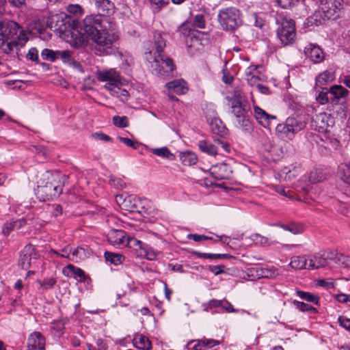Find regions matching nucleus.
Segmentation results:
<instances>
[{
    "instance_id": "1",
    "label": "nucleus",
    "mask_w": 350,
    "mask_h": 350,
    "mask_svg": "<svg viewBox=\"0 0 350 350\" xmlns=\"http://www.w3.org/2000/svg\"><path fill=\"white\" fill-rule=\"evenodd\" d=\"M28 41L23 28L17 23L10 20L0 21V51L18 59L23 56L21 49Z\"/></svg>"
},
{
    "instance_id": "2",
    "label": "nucleus",
    "mask_w": 350,
    "mask_h": 350,
    "mask_svg": "<svg viewBox=\"0 0 350 350\" xmlns=\"http://www.w3.org/2000/svg\"><path fill=\"white\" fill-rule=\"evenodd\" d=\"M109 27L107 17L93 14L86 16L80 25L81 30L84 31L88 39H91L100 47L106 49L112 44V40L107 31Z\"/></svg>"
},
{
    "instance_id": "3",
    "label": "nucleus",
    "mask_w": 350,
    "mask_h": 350,
    "mask_svg": "<svg viewBox=\"0 0 350 350\" xmlns=\"http://www.w3.org/2000/svg\"><path fill=\"white\" fill-rule=\"evenodd\" d=\"M153 40L155 53L157 55L148 59L151 71L153 74L159 77L168 76L175 69L176 66L172 58L162 54L163 49L165 47V40L159 31L154 32Z\"/></svg>"
},
{
    "instance_id": "4",
    "label": "nucleus",
    "mask_w": 350,
    "mask_h": 350,
    "mask_svg": "<svg viewBox=\"0 0 350 350\" xmlns=\"http://www.w3.org/2000/svg\"><path fill=\"white\" fill-rule=\"evenodd\" d=\"M48 181L44 185H39L36 195L42 201H46L58 197L63 190L66 177L59 173L51 174L47 176Z\"/></svg>"
},
{
    "instance_id": "5",
    "label": "nucleus",
    "mask_w": 350,
    "mask_h": 350,
    "mask_svg": "<svg viewBox=\"0 0 350 350\" xmlns=\"http://www.w3.org/2000/svg\"><path fill=\"white\" fill-rule=\"evenodd\" d=\"M217 21L222 29L234 31L242 24L241 11L234 7H228L219 10Z\"/></svg>"
},
{
    "instance_id": "6",
    "label": "nucleus",
    "mask_w": 350,
    "mask_h": 350,
    "mask_svg": "<svg viewBox=\"0 0 350 350\" xmlns=\"http://www.w3.org/2000/svg\"><path fill=\"white\" fill-rule=\"evenodd\" d=\"M232 103H228L231 108V113L234 116L238 126L245 131H250L252 129V124L249 118L250 106L247 102L239 103L230 100Z\"/></svg>"
},
{
    "instance_id": "7",
    "label": "nucleus",
    "mask_w": 350,
    "mask_h": 350,
    "mask_svg": "<svg viewBox=\"0 0 350 350\" xmlns=\"http://www.w3.org/2000/svg\"><path fill=\"white\" fill-rule=\"evenodd\" d=\"M306 122L300 117L291 116L284 122L278 124L276 131L283 137L292 139L295 133L306 127Z\"/></svg>"
},
{
    "instance_id": "8",
    "label": "nucleus",
    "mask_w": 350,
    "mask_h": 350,
    "mask_svg": "<svg viewBox=\"0 0 350 350\" xmlns=\"http://www.w3.org/2000/svg\"><path fill=\"white\" fill-rule=\"evenodd\" d=\"M72 23H75V21L68 17L66 14L62 13L52 15L47 20V26L62 38L65 36Z\"/></svg>"
},
{
    "instance_id": "9",
    "label": "nucleus",
    "mask_w": 350,
    "mask_h": 350,
    "mask_svg": "<svg viewBox=\"0 0 350 350\" xmlns=\"http://www.w3.org/2000/svg\"><path fill=\"white\" fill-rule=\"evenodd\" d=\"M296 36L295 23L291 19H283L277 29V37L284 45L293 42Z\"/></svg>"
},
{
    "instance_id": "10",
    "label": "nucleus",
    "mask_w": 350,
    "mask_h": 350,
    "mask_svg": "<svg viewBox=\"0 0 350 350\" xmlns=\"http://www.w3.org/2000/svg\"><path fill=\"white\" fill-rule=\"evenodd\" d=\"M63 39L76 48L84 46L88 43L85 33L75 27V23L72 24Z\"/></svg>"
},
{
    "instance_id": "11",
    "label": "nucleus",
    "mask_w": 350,
    "mask_h": 350,
    "mask_svg": "<svg viewBox=\"0 0 350 350\" xmlns=\"http://www.w3.org/2000/svg\"><path fill=\"white\" fill-rule=\"evenodd\" d=\"M304 54L306 59L313 64H320L325 59L323 50L315 43H308L304 49Z\"/></svg>"
},
{
    "instance_id": "12",
    "label": "nucleus",
    "mask_w": 350,
    "mask_h": 350,
    "mask_svg": "<svg viewBox=\"0 0 350 350\" xmlns=\"http://www.w3.org/2000/svg\"><path fill=\"white\" fill-rule=\"evenodd\" d=\"M333 124V120L329 114L320 113L312 119L311 126L319 132H326Z\"/></svg>"
},
{
    "instance_id": "13",
    "label": "nucleus",
    "mask_w": 350,
    "mask_h": 350,
    "mask_svg": "<svg viewBox=\"0 0 350 350\" xmlns=\"http://www.w3.org/2000/svg\"><path fill=\"white\" fill-rule=\"evenodd\" d=\"M46 338L40 332L30 334L27 340V350H45Z\"/></svg>"
},
{
    "instance_id": "14",
    "label": "nucleus",
    "mask_w": 350,
    "mask_h": 350,
    "mask_svg": "<svg viewBox=\"0 0 350 350\" xmlns=\"http://www.w3.org/2000/svg\"><path fill=\"white\" fill-rule=\"evenodd\" d=\"M341 3L338 0H321L320 8L327 19L335 18V14L340 10Z\"/></svg>"
},
{
    "instance_id": "15",
    "label": "nucleus",
    "mask_w": 350,
    "mask_h": 350,
    "mask_svg": "<svg viewBox=\"0 0 350 350\" xmlns=\"http://www.w3.org/2000/svg\"><path fill=\"white\" fill-rule=\"evenodd\" d=\"M210 172L216 180L228 179L232 174L230 166L224 163L212 165Z\"/></svg>"
},
{
    "instance_id": "16",
    "label": "nucleus",
    "mask_w": 350,
    "mask_h": 350,
    "mask_svg": "<svg viewBox=\"0 0 350 350\" xmlns=\"http://www.w3.org/2000/svg\"><path fill=\"white\" fill-rule=\"evenodd\" d=\"M33 256H36L35 248L32 245H27L21 252L18 260L19 266L27 270L31 267V260Z\"/></svg>"
},
{
    "instance_id": "17",
    "label": "nucleus",
    "mask_w": 350,
    "mask_h": 350,
    "mask_svg": "<svg viewBox=\"0 0 350 350\" xmlns=\"http://www.w3.org/2000/svg\"><path fill=\"white\" fill-rule=\"evenodd\" d=\"M97 79L99 81L111 83L112 85L120 84L121 81L120 75L115 69L99 71L97 73Z\"/></svg>"
},
{
    "instance_id": "18",
    "label": "nucleus",
    "mask_w": 350,
    "mask_h": 350,
    "mask_svg": "<svg viewBox=\"0 0 350 350\" xmlns=\"http://www.w3.org/2000/svg\"><path fill=\"white\" fill-rule=\"evenodd\" d=\"M219 343L220 342L217 340L203 338L189 342L187 347L189 350H207Z\"/></svg>"
},
{
    "instance_id": "19",
    "label": "nucleus",
    "mask_w": 350,
    "mask_h": 350,
    "mask_svg": "<svg viewBox=\"0 0 350 350\" xmlns=\"http://www.w3.org/2000/svg\"><path fill=\"white\" fill-rule=\"evenodd\" d=\"M334 253L323 252V254H317L313 257L308 258L309 269H319L326 265L327 260H335Z\"/></svg>"
},
{
    "instance_id": "20",
    "label": "nucleus",
    "mask_w": 350,
    "mask_h": 350,
    "mask_svg": "<svg viewBox=\"0 0 350 350\" xmlns=\"http://www.w3.org/2000/svg\"><path fill=\"white\" fill-rule=\"evenodd\" d=\"M105 88L107 89L110 94L118 98L121 101L125 102L128 100L129 94L127 90L119 86V84L112 85L111 83H106Z\"/></svg>"
},
{
    "instance_id": "21",
    "label": "nucleus",
    "mask_w": 350,
    "mask_h": 350,
    "mask_svg": "<svg viewBox=\"0 0 350 350\" xmlns=\"http://www.w3.org/2000/svg\"><path fill=\"white\" fill-rule=\"evenodd\" d=\"M95 4L99 12L98 15L107 17L113 13L114 4L109 0H96Z\"/></svg>"
},
{
    "instance_id": "22",
    "label": "nucleus",
    "mask_w": 350,
    "mask_h": 350,
    "mask_svg": "<svg viewBox=\"0 0 350 350\" xmlns=\"http://www.w3.org/2000/svg\"><path fill=\"white\" fill-rule=\"evenodd\" d=\"M108 241L114 246L126 244L125 232L123 230H111L108 234Z\"/></svg>"
},
{
    "instance_id": "23",
    "label": "nucleus",
    "mask_w": 350,
    "mask_h": 350,
    "mask_svg": "<svg viewBox=\"0 0 350 350\" xmlns=\"http://www.w3.org/2000/svg\"><path fill=\"white\" fill-rule=\"evenodd\" d=\"M64 274L69 277H73L80 282H85L88 278L85 272L80 268L75 267L73 265H68L64 270Z\"/></svg>"
},
{
    "instance_id": "24",
    "label": "nucleus",
    "mask_w": 350,
    "mask_h": 350,
    "mask_svg": "<svg viewBox=\"0 0 350 350\" xmlns=\"http://www.w3.org/2000/svg\"><path fill=\"white\" fill-rule=\"evenodd\" d=\"M335 79V74L332 70H327L322 73L319 74L316 77V87L323 88V86L332 83Z\"/></svg>"
},
{
    "instance_id": "25",
    "label": "nucleus",
    "mask_w": 350,
    "mask_h": 350,
    "mask_svg": "<svg viewBox=\"0 0 350 350\" xmlns=\"http://www.w3.org/2000/svg\"><path fill=\"white\" fill-rule=\"evenodd\" d=\"M339 175L341 180L347 185L345 186V194L350 196V165L341 164L339 166Z\"/></svg>"
},
{
    "instance_id": "26",
    "label": "nucleus",
    "mask_w": 350,
    "mask_h": 350,
    "mask_svg": "<svg viewBox=\"0 0 350 350\" xmlns=\"http://www.w3.org/2000/svg\"><path fill=\"white\" fill-rule=\"evenodd\" d=\"M166 88L169 91L177 94H183L186 92L187 88L186 82L183 79H176L166 83Z\"/></svg>"
},
{
    "instance_id": "27",
    "label": "nucleus",
    "mask_w": 350,
    "mask_h": 350,
    "mask_svg": "<svg viewBox=\"0 0 350 350\" xmlns=\"http://www.w3.org/2000/svg\"><path fill=\"white\" fill-rule=\"evenodd\" d=\"M254 111L256 119L264 127L269 125L271 119H275V116L268 114L265 110L262 109L259 107H254Z\"/></svg>"
},
{
    "instance_id": "28",
    "label": "nucleus",
    "mask_w": 350,
    "mask_h": 350,
    "mask_svg": "<svg viewBox=\"0 0 350 350\" xmlns=\"http://www.w3.org/2000/svg\"><path fill=\"white\" fill-rule=\"evenodd\" d=\"M134 198L135 197L133 196L126 195L124 196L123 194L116 196V202L124 208L129 211H134L136 208L135 204L132 202Z\"/></svg>"
},
{
    "instance_id": "29",
    "label": "nucleus",
    "mask_w": 350,
    "mask_h": 350,
    "mask_svg": "<svg viewBox=\"0 0 350 350\" xmlns=\"http://www.w3.org/2000/svg\"><path fill=\"white\" fill-rule=\"evenodd\" d=\"M198 146L202 152L209 155L215 156L218 152V147L215 142L214 144H213L206 140H200L198 142Z\"/></svg>"
},
{
    "instance_id": "30",
    "label": "nucleus",
    "mask_w": 350,
    "mask_h": 350,
    "mask_svg": "<svg viewBox=\"0 0 350 350\" xmlns=\"http://www.w3.org/2000/svg\"><path fill=\"white\" fill-rule=\"evenodd\" d=\"M349 91L342 85H334L329 88V94L334 96V100L332 102H338L340 98L348 96Z\"/></svg>"
},
{
    "instance_id": "31",
    "label": "nucleus",
    "mask_w": 350,
    "mask_h": 350,
    "mask_svg": "<svg viewBox=\"0 0 350 350\" xmlns=\"http://www.w3.org/2000/svg\"><path fill=\"white\" fill-rule=\"evenodd\" d=\"M211 129L214 134L224 136L227 134L228 130L221 120L213 118L211 122Z\"/></svg>"
},
{
    "instance_id": "32",
    "label": "nucleus",
    "mask_w": 350,
    "mask_h": 350,
    "mask_svg": "<svg viewBox=\"0 0 350 350\" xmlns=\"http://www.w3.org/2000/svg\"><path fill=\"white\" fill-rule=\"evenodd\" d=\"M180 160L184 165H192L197 163L198 157L196 154L191 151L180 152Z\"/></svg>"
},
{
    "instance_id": "33",
    "label": "nucleus",
    "mask_w": 350,
    "mask_h": 350,
    "mask_svg": "<svg viewBox=\"0 0 350 350\" xmlns=\"http://www.w3.org/2000/svg\"><path fill=\"white\" fill-rule=\"evenodd\" d=\"M134 340L133 345L135 348L142 350H150L152 348L150 340L145 336L140 334L135 337Z\"/></svg>"
},
{
    "instance_id": "34",
    "label": "nucleus",
    "mask_w": 350,
    "mask_h": 350,
    "mask_svg": "<svg viewBox=\"0 0 350 350\" xmlns=\"http://www.w3.org/2000/svg\"><path fill=\"white\" fill-rule=\"evenodd\" d=\"M136 245L144 251V256L149 260H153L157 258V252L152 247L139 240H135Z\"/></svg>"
},
{
    "instance_id": "35",
    "label": "nucleus",
    "mask_w": 350,
    "mask_h": 350,
    "mask_svg": "<svg viewBox=\"0 0 350 350\" xmlns=\"http://www.w3.org/2000/svg\"><path fill=\"white\" fill-rule=\"evenodd\" d=\"M290 265L295 269H309L308 259L304 256H294L291 258Z\"/></svg>"
},
{
    "instance_id": "36",
    "label": "nucleus",
    "mask_w": 350,
    "mask_h": 350,
    "mask_svg": "<svg viewBox=\"0 0 350 350\" xmlns=\"http://www.w3.org/2000/svg\"><path fill=\"white\" fill-rule=\"evenodd\" d=\"M88 252L83 247H78L77 248H71L70 254V260L77 262L87 257Z\"/></svg>"
},
{
    "instance_id": "37",
    "label": "nucleus",
    "mask_w": 350,
    "mask_h": 350,
    "mask_svg": "<svg viewBox=\"0 0 350 350\" xmlns=\"http://www.w3.org/2000/svg\"><path fill=\"white\" fill-rule=\"evenodd\" d=\"M280 228L284 230L289 231L294 234H300L304 232V227L300 223L291 222L288 224H280L278 225Z\"/></svg>"
},
{
    "instance_id": "38",
    "label": "nucleus",
    "mask_w": 350,
    "mask_h": 350,
    "mask_svg": "<svg viewBox=\"0 0 350 350\" xmlns=\"http://www.w3.org/2000/svg\"><path fill=\"white\" fill-rule=\"evenodd\" d=\"M316 100L321 105H325L329 101V89L318 87L316 88Z\"/></svg>"
},
{
    "instance_id": "39",
    "label": "nucleus",
    "mask_w": 350,
    "mask_h": 350,
    "mask_svg": "<svg viewBox=\"0 0 350 350\" xmlns=\"http://www.w3.org/2000/svg\"><path fill=\"white\" fill-rule=\"evenodd\" d=\"M104 256L107 261L110 262L114 265H120L125 260V257L123 255L111 252H105Z\"/></svg>"
},
{
    "instance_id": "40",
    "label": "nucleus",
    "mask_w": 350,
    "mask_h": 350,
    "mask_svg": "<svg viewBox=\"0 0 350 350\" xmlns=\"http://www.w3.org/2000/svg\"><path fill=\"white\" fill-rule=\"evenodd\" d=\"M178 32L187 37V38L191 39V42H198V40L196 37V31L189 28L187 24H182L179 26L178 29Z\"/></svg>"
},
{
    "instance_id": "41",
    "label": "nucleus",
    "mask_w": 350,
    "mask_h": 350,
    "mask_svg": "<svg viewBox=\"0 0 350 350\" xmlns=\"http://www.w3.org/2000/svg\"><path fill=\"white\" fill-rule=\"evenodd\" d=\"M228 103H232L230 100L238 101L239 103L246 102L243 98V90L239 87H234L232 92V95H228L226 97Z\"/></svg>"
},
{
    "instance_id": "42",
    "label": "nucleus",
    "mask_w": 350,
    "mask_h": 350,
    "mask_svg": "<svg viewBox=\"0 0 350 350\" xmlns=\"http://www.w3.org/2000/svg\"><path fill=\"white\" fill-rule=\"evenodd\" d=\"M151 152L154 154L167 159L169 160L174 159V155L170 151L167 147H161L159 148H152L150 150Z\"/></svg>"
},
{
    "instance_id": "43",
    "label": "nucleus",
    "mask_w": 350,
    "mask_h": 350,
    "mask_svg": "<svg viewBox=\"0 0 350 350\" xmlns=\"http://www.w3.org/2000/svg\"><path fill=\"white\" fill-rule=\"evenodd\" d=\"M297 295L301 299L308 302H311L315 305H319V297L317 295L308 292L297 291Z\"/></svg>"
},
{
    "instance_id": "44",
    "label": "nucleus",
    "mask_w": 350,
    "mask_h": 350,
    "mask_svg": "<svg viewBox=\"0 0 350 350\" xmlns=\"http://www.w3.org/2000/svg\"><path fill=\"white\" fill-rule=\"evenodd\" d=\"M256 69V66H251L247 68L245 75H246V80L249 85L252 86L256 85L257 87V84L259 83L260 79L258 76L252 74V70H255Z\"/></svg>"
},
{
    "instance_id": "45",
    "label": "nucleus",
    "mask_w": 350,
    "mask_h": 350,
    "mask_svg": "<svg viewBox=\"0 0 350 350\" xmlns=\"http://www.w3.org/2000/svg\"><path fill=\"white\" fill-rule=\"evenodd\" d=\"M300 172V167L295 166L291 167H285L282 170V173L285 174L286 180H292L293 178L297 177L299 174Z\"/></svg>"
},
{
    "instance_id": "46",
    "label": "nucleus",
    "mask_w": 350,
    "mask_h": 350,
    "mask_svg": "<svg viewBox=\"0 0 350 350\" xmlns=\"http://www.w3.org/2000/svg\"><path fill=\"white\" fill-rule=\"evenodd\" d=\"M196 255L200 258L206 259H224L228 258L230 256L228 254H211V253H203V252H196Z\"/></svg>"
},
{
    "instance_id": "47",
    "label": "nucleus",
    "mask_w": 350,
    "mask_h": 350,
    "mask_svg": "<svg viewBox=\"0 0 350 350\" xmlns=\"http://www.w3.org/2000/svg\"><path fill=\"white\" fill-rule=\"evenodd\" d=\"M293 303L301 312H309L310 313H316L317 312L315 308L304 302L294 300Z\"/></svg>"
},
{
    "instance_id": "48",
    "label": "nucleus",
    "mask_w": 350,
    "mask_h": 350,
    "mask_svg": "<svg viewBox=\"0 0 350 350\" xmlns=\"http://www.w3.org/2000/svg\"><path fill=\"white\" fill-rule=\"evenodd\" d=\"M56 51H53L49 49H44L41 52V57L44 60L55 62L56 61Z\"/></svg>"
},
{
    "instance_id": "49",
    "label": "nucleus",
    "mask_w": 350,
    "mask_h": 350,
    "mask_svg": "<svg viewBox=\"0 0 350 350\" xmlns=\"http://www.w3.org/2000/svg\"><path fill=\"white\" fill-rule=\"evenodd\" d=\"M260 273L258 275L262 278H272L278 275L277 270L273 267H263L260 269Z\"/></svg>"
},
{
    "instance_id": "50",
    "label": "nucleus",
    "mask_w": 350,
    "mask_h": 350,
    "mask_svg": "<svg viewBox=\"0 0 350 350\" xmlns=\"http://www.w3.org/2000/svg\"><path fill=\"white\" fill-rule=\"evenodd\" d=\"M250 238L256 245H267L270 244V241L267 237H263L259 234H252Z\"/></svg>"
},
{
    "instance_id": "51",
    "label": "nucleus",
    "mask_w": 350,
    "mask_h": 350,
    "mask_svg": "<svg viewBox=\"0 0 350 350\" xmlns=\"http://www.w3.org/2000/svg\"><path fill=\"white\" fill-rule=\"evenodd\" d=\"M56 60L60 59L65 64H70L72 61V57L70 51H56Z\"/></svg>"
},
{
    "instance_id": "52",
    "label": "nucleus",
    "mask_w": 350,
    "mask_h": 350,
    "mask_svg": "<svg viewBox=\"0 0 350 350\" xmlns=\"http://www.w3.org/2000/svg\"><path fill=\"white\" fill-rule=\"evenodd\" d=\"M113 123L115 126L124 128L129 126L128 118L126 116H114L113 118Z\"/></svg>"
},
{
    "instance_id": "53",
    "label": "nucleus",
    "mask_w": 350,
    "mask_h": 350,
    "mask_svg": "<svg viewBox=\"0 0 350 350\" xmlns=\"http://www.w3.org/2000/svg\"><path fill=\"white\" fill-rule=\"evenodd\" d=\"M221 304H222V300L211 299L208 303L203 304L204 310L210 312L212 308L220 307Z\"/></svg>"
},
{
    "instance_id": "54",
    "label": "nucleus",
    "mask_w": 350,
    "mask_h": 350,
    "mask_svg": "<svg viewBox=\"0 0 350 350\" xmlns=\"http://www.w3.org/2000/svg\"><path fill=\"white\" fill-rule=\"evenodd\" d=\"M72 247L70 245H66L64 248H62L60 251H55L54 250H51V252L55 254L58 256H61L63 258H66L70 260V254L71 252Z\"/></svg>"
},
{
    "instance_id": "55",
    "label": "nucleus",
    "mask_w": 350,
    "mask_h": 350,
    "mask_svg": "<svg viewBox=\"0 0 350 350\" xmlns=\"http://www.w3.org/2000/svg\"><path fill=\"white\" fill-rule=\"evenodd\" d=\"M152 9L157 11L160 10L163 7L169 3V0H150Z\"/></svg>"
},
{
    "instance_id": "56",
    "label": "nucleus",
    "mask_w": 350,
    "mask_h": 350,
    "mask_svg": "<svg viewBox=\"0 0 350 350\" xmlns=\"http://www.w3.org/2000/svg\"><path fill=\"white\" fill-rule=\"evenodd\" d=\"M27 59L31 60L33 62H38V51L36 48L32 47L31 48L28 53L26 55Z\"/></svg>"
},
{
    "instance_id": "57",
    "label": "nucleus",
    "mask_w": 350,
    "mask_h": 350,
    "mask_svg": "<svg viewBox=\"0 0 350 350\" xmlns=\"http://www.w3.org/2000/svg\"><path fill=\"white\" fill-rule=\"evenodd\" d=\"M277 2L282 8L289 9L297 2V0H277Z\"/></svg>"
},
{
    "instance_id": "58",
    "label": "nucleus",
    "mask_w": 350,
    "mask_h": 350,
    "mask_svg": "<svg viewBox=\"0 0 350 350\" xmlns=\"http://www.w3.org/2000/svg\"><path fill=\"white\" fill-rule=\"evenodd\" d=\"M193 26L198 28H204L205 27L204 17L202 14H198L193 20Z\"/></svg>"
},
{
    "instance_id": "59",
    "label": "nucleus",
    "mask_w": 350,
    "mask_h": 350,
    "mask_svg": "<svg viewBox=\"0 0 350 350\" xmlns=\"http://www.w3.org/2000/svg\"><path fill=\"white\" fill-rule=\"evenodd\" d=\"M56 281L53 278H47L44 280L42 282H40V286L44 290H48L52 288L55 284Z\"/></svg>"
},
{
    "instance_id": "60",
    "label": "nucleus",
    "mask_w": 350,
    "mask_h": 350,
    "mask_svg": "<svg viewBox=\"0 0 350 350\" xmlns=\"http://www.w3.org/2000/svg\"><path fill=\"white\" fill-rule=\"evenodd\" d=\"M225 268L224 265H211L208 267V270L215 275H217L224 273Z\"/></svg>"
},
{
    "instance_id": "61",
    "label": "nucleus",
    "mask_w": 350,
    "mask_h": 350,
    "mask_svg": "<svg viewBox=\"0 0 350 350\" xmlns=\"http://www.w3.org/2000/svg\"><path fill=\"white\" fill-rule=\"evenodd\" d=\"M317 285L324 287L326 289L334 288V282L332 280H319L317 282Z\"/></svg>"
},
{
    "instance_id": "62",
    "label": "nucleus",
    "mask_w": 350,
    "mask_h": 350,
    "mask_svg": "<svg viewBox=\"0 0 350 350\" xmlns=\"http://www.w3.org/2000/svg\"><path fill=\"white\" fill-rule=\"evenodd\" d=\"M118 139H119L120 142L124 143L129 147H131L134 149H136L138 147V144L129 138L118 137Z\"/></svg>"
},
{
    "instance_id": "63",
    "label": "nucleus",
    "mask_w": 350,
    "mask_h": 350,
    "mask_svg": "<svg viewBox=\"0 0 350 350\" xmlns=\"http://www.w3.org/2000/svg\"><path fill=\"white\" fill-rule=\"evenodd\" d=\"M338 321L340 326H342L347 330L350 331V319L340 316L339 317Z\"/></svg>"
},
{
    "instance_id": "64",
    "label": "nucleus",
    "mask_w": 350,
    "mask_h": 350,
    "mask_svg": "<svg viewBox=\"0 0 350 350\" xmlns=\"http://www.w3.org/2000/svg\"><path fill=\"white\" fill-rule=\"evenodd\" d=\"M336 299L342 304H347L349 305L350 295H346L343 293L338 294L335 296Z\"/></svg>"
}]
</instances>
